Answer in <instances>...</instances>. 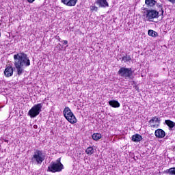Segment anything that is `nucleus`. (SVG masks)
<instances>
[{
    "instance_id": "nucleus-10",
    "label": "nucleus",
    "mask_w": 175,
    "mask_h": 175,
    "mask_svg": "<svg viewBox=\"0 0 175 175\" xmlns=\"http://www.w3.org/2000/svg\"><path fill=\"white\" fill-rule=\"evenodd\" d=\"M96 3L99 8H109V2H107V0H96Z\"/></svg>"
},
{
    "instance_id": "nucleus-28",
    "label": "nucleus",
    "mask_w": 175,
    "mask_h": 175,
    "mask_svg": "<svg viewBox=\"0 0 175 175\" xmlns=\"http://www.w3.org/2000/svg\"><path fill=\"white\" fill-rule=\"evenodd\" d=\"M161 14H163V10H161Z\"/></svg>"
},
{
    "instance_id": "nucleus-8",
    "label": "nucleus",
    "mask_w": 175,
    "mask_h": 175,
    "mask_svg": "<svg viewBox=\"0 0 175 175\" xmlns=\"http://www.w3.org/2000/svg\"><path fill=\"white\" fill-rule=\"evenodd\" d=\"M13 67L9 64L4 70V76L5 77H12V76H13Z\"/></svg>"
},
{
    "instance_id": "nucleus-24",
    "label": "nucleus",
    "mask_w": 175,
    "mask_h": 175,
    "mask_svg": "<svg viewBox=\"0 0 175 175\" xmlns=\"http://www.w3.org/2000/svg\"><path fill=\"white\" fill-rule=\"evenodd\" d=\"M171 3H175V0H168Z\"/></svg>"
},
{
    "instance_id": "nucleus-27",
    "label": "nucleus",
    "mask_w": 175,
    "mask_h": 175,
    "mask_svg": "<svg viewBox=\"0 0 175 175\" xmlns=\"http://www.w3.org/2000/svg\"><path fill=\"white\" fill-rule=\"evenodd\" d=\"M57 39H58L59 42H61V38H59V36L57 37Z\"/></svg>"
},
{
    "instance_id": "nucleus-14",
    "label": "nucleus",
    "mask_w": 175,
    "mask_h": 175,
    "mask_svg": "<svg viewBox=\"0 0 175 175\" xmlns=\"http://www.w3.org/2000/svg\"><path fill=\"white\" fill-rule=\"evenodd\" d=\"M109 106H111V107H114V108H118L120 107V106H121V104H120L118 103V100H111L109 101Z\"/></svg>"
},
{
    "instance_id": "nucleus-4",
    "label": "nucleus",
    "mask_w": 175,
    "mask_h": 175,
    "mask_svg": "<svg viewBox=\"0 0 175 175\" xmlns=\"http://www.w3.org/2000/svg\"><path fill=\"white\" fill-rule=\"evenodd\" d=\"M118 75L120 76V77H124L126 80H132L133 72L131 68L122 67L118 71Z\"/></svg>"
},
{
    "instance_id": "nucleus-9",
    "label": "nucleus",
    "mask_w": 175,
    "mask_h": 175,
    "mask_svg": "<svg viewBox=\"0 0 175 175\" xmlns=\"http://www.w3.org/2000/svg\"><path fill=\"white\" fill-rule=\"evenodd\" d=\"M155 122L156 124H159V119L157 116L152 117V119L149 121V124L151 128H158L159 126V125L155 124Z\"/></svg>"
},
{
    "instance_id": "nucleus-29",
    "label": "nucleus",
    "mask_w": 175,
    "mask_h": 175,
    "mask_svg": "<svg viewBox=\"0 0 175 175\" xmlns=\"http://www.w3.org/2000/svg\"><path fill=\"white\" fill-rule=\"evenodd\" d=\"M0 38H1V32H0Z\"/></svg>"
},
{
    "instance_id": "nucleus-19",
    "label": "nucleus",
    "mask_w": 175,
    "mask_h": 175,
    "mask_svg": "<svg viewBox=\"0 0 175 175\" xmlns=\"http://www.w3.org/2000/svg\"><path fill=\"white\" fill-rule=\"evenodd\" d=\"M146 5H148V6H154V5L157 3V1L155 0H146L145 1Z\"/></svg>"
},
{
    "instance_id": "nucleus-18",
    "label": "nucleus",
    "mask_w": 175,
    "mask_h": 175,
    "mask_svg": "<svg viewBox=\"0 0 175 175\" xmlns=\"http://www.w3.org/2000/svg\"><path fill=\"white\" fill-rule=\"evenodd\" d=\"M148 35L152 36V38H157V36H158V33L152 29H150L148 31Z\"/></svg>"
},
{
    "instance_id": "nucleus-20",
    "label": "nucleus",
    "mask_w": 175,
    "mask_h": 175,
    "mask_svg": "<svg viewBox=\"0 0 175 175\" xmlns=\"http://www.w3.org/2000/svg\"><path fill=\"white\" fill-rule=\"evenodd\" d=\"M93 140L98 141L99 139H102V134L100 133H94L92 136Z\"/></svg>"
},
{
    "instance_id": "nucleus-17",
    "label": "nucleus",
    "mask_w": 175,
    "mask_h": 175,
    "mask_svg": "<svg viewBox=\"0 0 175 175\" xmlns=\"http://www.w3.org/2000/svg\"><path fill=\"white\" fill-rule=\"evenodd\" d=\"M131 61H132V57L128 54L122 57V62H131Z\"/></svg>"
},
{
    "instance_id": "nucleus-25",
    "label": "nucleus",
    "mask_w": 175,
    "mask_h": 175,
    "mask_svg": "<svg viewBox=\"0 0 175 175\" xmlns=\"http://www.w3.org/2000/svg\"><path fill=\"white\" fill-rule=\"evenodd\" d=\"M64 44H68V40H63Z\"/></svg>"
},
{
    "instance_id": "nucleus-26",
    "label": "nucleus",
    "mask_w": 175,
    "mask_h": 175,
    "mask_svg": "<svg viewBox=\"0 0 175 175\" xmlns=\"http://www.w3.org/2000/svg\"><path fill=\"white\" fill-rule=\"evenodd\" d=\"M28 2H29V3H32V2H33L35 0H27Z\"/></svg>"
},
{
    "instance_id": "nucleus-15",
    "label": "nucleus",
    "mask_w": 175,
    "mask_h": 175,
    "mask_svg": "<svg viewBox=\"0 0 175 175\" xmlns=\"http://www.w3.org/2000/svg\"><path fill=\"white\" fill-rule=\"evenodd\" d=\"M165 123L166 124V125H167V126H169V129L170 131H173V129H174L175 128V122L170 120H166L165 121Z\"/></svg>"
},
{
    "instance_id": "nucleus-11",
    "label": "nucleus",
    "mask_w": 175,
    "mask_h": 175,
    "mask_svg": "<svg viewBox=\"0 0 175 175\" xmlns=\"http://www.w3.org/2000/svg\"><path fill=\"white\" fill-rule=\"evenodd\" d=\"M154 135L156 137H158L159 139H163V137L166 136V133H165V131L159 129L155 131Z\"/></svg>"
},
{
    "instance_id": "nucleus-12",
    "label": "nucleus",
    "mask_w": 175,
    "mask_h": 175,
    "mask_svg": "<svg viewBox=\"0 0 175 175\" xmlns=\"http://www.w3.org/2000/svg\"><path fill=\"white\" fill-rule=\"evenodd\" d=\"M62 3L66 6H76V3H77V0H61Z\"/></svg>"
},
{
    "instance_id": "nucleus-16",
    "label": "nucleus",
    "mask_w": 175,
    "mask_h": 175,
    "mask_svg": "<svg viewBox=\"0 0 175 175\" xmlns=\"http://www.w3.org/2000/svg\"><path fill=\"white\" fill-rule=\"evenodd\" d=\"M165 174L175 175V167L167 169L163 172Z\"/></svg>"
},
{
    "instance_id": "nucleus-3",
    "label": "nucleus",
    "mask_w": 175,
    "mask_h": 175,
    "mask_svg": "<svg viewBox=\"0 0 175 175\" xmlns=\"http://www.w3.org/2000/svg\"><path fill=\"white\" fill-rule=\"evenodd\" d=\"M63 169L64 164L61 163V158H59L55 162L51 163L48 167L47 172H50L51 173H59V172H62Z\"/></svg>"
},
{
    "instance_id": "nucleus-1",
    "label": "nucleus",
    "mask_w": 175,
    "mask_h": 175,
    "mask_svg": "<svg viewBox=\"0 0 175 175\" xmlns=\"http://www.w3.org/2000/svg\"><path fill=\"white\" fill-rule=\"evenodd\" d=\"M14 65L16 69L18 76H21L24 73V70L28 66H31V60L24 52H21L14 55Z\"/></svg>"
},
{
    "instance_id": "nucleus-22",
    "label": "nucleus",
    "mask_w": 175,
    "mask_h": 175,
    "mask_svg": "<svg viewBox=\"0 0 175 175\" xmlns=\"http://www.w3.org/2000/svg\"><path fill=\"white\" fill-rule=\"evenodd\" d=\"M90 10L91 12H97L98 10V7L94 5L90 7Z\"/></svg>"
},
{
    "instance_id": "nucleus-21",
    "label": "nucleus",
    "mask_w": 175,
    "mask_h": 175,
    "mask_svg": "<svg viewBox=\"0 0 175 175\" xmlns=\"http://www.w3.org/2000/svg\"><path fill=\"white\" fill-rule=\"evenodd\" d=\"M85 152H86V154H88V155H92V154L94 152V148L92 146L88 147L85 150Z\"/></svg>"
},
{
    "instance_id": "nucleus-5",
    "label": "nucleus",
    "mask_w": 175,
    "mask_h": 175,
    "mask_svg": "<svg viewBox=\"0 0 175 175\" xmlns=\"http://www.w3.org/2000/svg\"><path fill=\"white\" fill-rule=\"evenodd\" d=\"M63 114L66 120H67L70 124H76V122H77L76 116H75V114H73V112H72V110H70V108L68 107L64 108Z\"/></svg>"
},
{
    "instance_id": "nucleus-13",
    "label": "nucleus",
    "mask_w": 175,
    "mask_h": 175,
    "mask_svg": "<svg viewBox=\"0 0 175 175\" xmlns=\"http://www.w3.org/2000/svg\"><path fill=\"white\" fill-rule=\"evenodd\" d=\"M131 140L132 142H134V143H139V142L143 140V137L139 134H135L132 135Z\"/></svg>"
},
{
    "instance_id": "nucleus-6",
    "label": "nucleus",
    "mask_w": 175,
    "mask_h": 175,
    "mask_svg": "<svg viewBox=\"0 0 175 175\" xmlns=\"http://www.w3.org/2000/svg\"><path fill=\"white\" fill-rule=\"evenodd\" d=\"M42 107H43V103H38L33 105L28 111V116H29L31 118H35V117H38V116H39L42 111Z\"/></svg>"
},
{
    "instance_id": "nucleus-23",
    "label": "nucleus",
    "mask_w": 175,
    "mask_h": 175,
    "mask_svg": "<svg viewBox=\"0 0 175 175\" xmlns=\"http://www.w3.org/2000/svg\"><path fill=\"white\" fill-rule=\"evenodd\" d=\"M33 128L34 129H38V125L34 124V125L33 126Z\"/></svg>"
},
{
    "instance_id": "nucleus-2",
    "label": "nucleus",
    "mask_w": 175,
    "mask_h": 175,
    "mask_svg": "<svg viewBox=\"0 0 175 175\" xmlns=\"http://www.w3.org/2000/svg\"><path fill=\"white\" fill-rule=\"evenodd\" d=\"M44 159H46V154H44L43 150L36 149L31 157V161L34 165H42Z\"/></svg>"
},
{
    "instance_id": "nucleus-7",
    "label": "nucleus",
    "mask_w": 175,
    "mask_h": 175,
    "mask_svg": "<svg viewBox=\"0 0 175 175\" xmlns=\"http://www.w3.org/2000/svg\"><path fill=\"white\" fill-rule=\"evenodd\" d=\"M158 17H159V12H158L157 10H149L147 11L146 18H148V20L158 18Z\"/></svg>"
}]
</instances>
